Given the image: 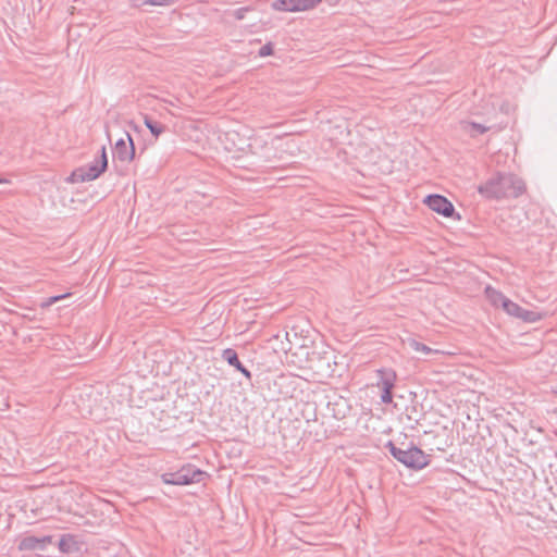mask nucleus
I'll list each match as a JSON object with an SVG mask.
<instances>
[{"instance_id":"1","label":"nucleus","mask_w":557,"mask_h":557,"mask_svg":"<svg viewBox=\"0 0 557 557\" xmlns=\"http://www.w3.org/2000/svg\"><path fill=\"white\" fill-rule=\"evenodd\" d=\"M524 190L525 184L520 177L506 173H497L478 187L481 195L491 199L517 198Z\"/></svg>"},{"instance_id":"2","label":"nucleus","mask_w":557,"mask_h":557,"mask_svg":"<svg viewBox=\"0 0 557 557\" xmlns=\"http://www.w3.org/2000/svg\"><path fill=\"white\" fill-rule=\"evenodd\" d=\"M391 455L405 465L412 469H422L429 463V456L417 446H409L406 449L397 447L393 442L386 444Z\"/></svg>"},{"instance_id":"3","label":"nucleus","mask_w":557,"mask_h":557,"mask_svg":"<svg viewBox=\"0 0 557 557\" xmlns=\"http://www.w3.org/2000/svg\"><path fill=\"white\" fill-rule=\"evenodd\" d=\"M108 166V159L106 153V147L102 146L100 156L94 160L92 163L84 166H79L74 170L69 177L71 183H85L98 178Z\"/></svg>"},{"instance_id":"4","label":"nucleus","mask_w":557,"mask_h":557,"mask_svg":"<svg viewBox=\"0 0 557 557\" xmlns=\"http://www.w3.org/2000/svg\"><path fill=\"white\" fill-rule=\"evenodd\" d=\"M205 472L195 466L187 465L176 472H168L161 475L162 482L171 485H188L202 480Z\"/></svg>"},{"instance_id":"5","label":"nucleus","mask_w":557,"mask_h":557,"mask_svg":"<svg viewBox=\"0 0 557 557\" xmlns=\"http://www.w3.org/2000/svg\"><path fill=\"white\" fill-rule=\"evenodd\" d=\"M321 0H275L273 9L283 12H299L314 8Z\"/></svg>"},{"instance_id":"6","label":"nucleus","mask_w":557,"mask_h":557,"mask_svg":"<svg viewBox=\"0 0 557 557\" xmlns=\"http://www.w3.org/2000/svg\"><path fill=\"white\" fill-rule=\"evenodd\" d=\"M125 138H120L113 148V157L121 162H131L135 157V147L133 139L128 133Z\"/></svg>"},{"instance_id":"7","label":"nucleus","mask_w":557,"mask_h":557,"mask_svg":"<svg viewBox=\"0 0 557 557\" xmlns=\"http://www.w3.org/2000/svg\"><path fill=\"white\" fill-rule=\"evenodd\" d=\"M424 203L428 205L431 210L444 215L445 218H450L455 213L453 203L444 196L437 194L429 195L425 198Z\"/></svg>"},{"instance_id":"8","label":"nucleus","mask_w":557,"mask_h":557,"mask_svg":"<svg viewBox=\"0 0 557 557\" xmlns=\"http://www.w3.org/2000/svg\"><path fill=\"white\" fill-rule=\"evenodd\" d=\"M503 310L507 314L521 319L524 322H536L542 319V315L539 312L525 310L510 299H507V301L504 302Z\"/></svg>"},{"instance_id":"9","label":"nucleus","mask_w":557,"mask_h":557,"mask_svg":"<svg viewBox=\"0 0 557 557\" xmlns=\"http://www.w3.org/2000/svg\"><path fill=\"white\" fill-rule=\"evenodd\" d=\"M52 543V536L46 535L42 537H37L34 535L23 537L18 543L20 550H34V552H42L47 548L49 544Z\"/></svg>"},{"instance_id":"10","label":"nucleus","mask_w":557,"mask_h":557,"mask_svg":"<svg viewBox=\"0 0 557 557\" xmlns=\"http://www.w3.org/2000/svg\"><path fill=\"white\" fill-rule=\"evenodd\" d=\"M222 358L225 361H227V363L230 366H232V367L236 368L238 371H240L247 379H251V373L239 361L237 352L234 349H232V348L224 349L222 352Z\"/></svg>"},{"instance_id":"11","label":"nucleus","mask_w":557,"mask_h":557,"mask_svg":"<svg viewBox=\"0 0 557 557\" xmlns=\"http://www.w3.org/2000/svg\"><path fill=\"white\" fill-rule=\"evenodd\" d=\"M379 376L377 386L381 388H394L397 379L393 369L382 368L376 371Z\"/></svg>"},{"instance_id":"12","label":"nucleus","mask_w":557,"mask_h":557,"mask_svg":"<svg viewBox=\"0 0 557 557\" xmlns=\"http://www.w3.org/2000/svg\"><path fill=\"white\" fill-rule=\"evenodd\" d=\"M485 295H486V298L488 299V301L494 306V307H504V302L507 301V297L500 293L499 290L491 287V286H487L485 288Z\"/></svg>"},{"instance_id":"13","label":"nucleus","mask_w":557,"mask_h":557,"mask_svg":"<svg viewBox=\"0 0 557 557\" xmlns=\"http://www.w3.org/2000/svg\"><path fill=\"white\" fill-rule=\"evenodd\" d=\"M58 546L60 552L64 554H70L77 550V542L72 534L62 535Z\"/></svg>"},{"instance_id":"14","label":"nucleus","mask_w":557,"mask_h":557,"mask_svg":"<svg viewBox=\"0 0 557 557\" xmlns=\"http://www.w3.org/2000/svg\"><path fill=\"white\" fill-rule=\"evenodd\" d=\"M461 128L471 136L484 134L488 129V127L474 122H461Z\"/></svg>"},{"instance_id":"15","label":"nucleus","mask_w":557,"mask_h":557,"mask_svg":"<svg viewBox=\"0 0 557 557\" xmlns=\"http://www.w3.org/2000/svg\"><path fill=\"white\" fill-rule=\"evenodd\" d=\"M134 5L140 8L145 5L169 7L177 2V0H133Z\"/></svg>"},{"instance_id":"16","label":"nucleus","mask_w":557,"mask_h":557,"mask_svg":"<svg viewBox=\"0 0 557 557\" xmlns=\"http://www.w3.org/2000/svg\"><path fill=\"white\" fill-rule=\"evenodd\" d=\"M144 122H145V125L151 132V134L156 137L161 135L165 129L164 125H162L161 123H159L157 121H153L152 119L148 117L147 115L145 116Z\"/></svg>"},{"instance_id":"17","label":"nucleus","mask_w":557,"mask_h":557,"mask_svg":"<svg viewBox=\"0 0 557 557\" xmlns=\"http://www.w3.org/2000/svg\"><path fill=\"white\" fill-rule=\"evenodd\" d=\"M409 345H410V347H411L414 351H417V352H422V354H424V355H429V354H431V352H434V351H435V350H433L431 347H429V346H426V345H424V344H422V343H420V342H417V341H414V339H413V341H411Z\"/></svg>"},{"instance_id":"18","label":"nucleus","mask_w":557,"mask_h":557,"mask_svg":"<svg viewBox=\"0 0 557 557\" xmlns=\"http://www.w3.org/2000/svg\"><path fill=\"white\" fill-rule=\"evenodd\" d=\"M71 295H72L71 293H65V294H62V295H57V296L49 297L45 301L41 302L40 307L41 308H48V307L52 306L53 304L70 297Z\"/></svg>"},{"instance_id":"19","label":"nucleus","mask_w":557,"mask_h":557,"mask_svg":"<svg viewBox=\"0 0 557 557\" xmlns=\"http://www.w3.org/2000/svg\"><path fill=\"white\" fill-rule=\"evenodd\" d=\"M392 389L393 388H382L381 401L383 404L392 403V400H393Z\"/></svg>"},{"instance_id":"20","label":"nucleus","mask_w":557,"mask_h":557,"mask_svg":"<svg viewBox=\"0 0 557 557\" xmlns=\"http://www.w3.org/2000/svg\"><path fill=\"white\" fill-rule=\"evenodd\" d=\"M272 53H273V48H272L271 44H267V45L262 46L259 50L260 57L271 55Z\"/></svg>"},{"instance_id":"21","label":"nucleus","mask_w":557,"mask_h":557,"mask_svg":"<svg viewBox=\"0 0 557 557\" xmlns=\"http://www.w3.org/2000/svg\"><path fill=\"white\" fill-rule=\"evenodd\" d=\"M244 11H246V10L245 9L237 10L236 13H235L236 17L239 18V20L243 18L244 17Z\"/></svg>"},{"instance_id":"22","label":"nucleus","mask_w":557,"mask_h":557,"mask_svg":"<svg viewBox=\"0 0 557 557\" xmlns=\"http://www.w3.org/2000/svg\"><path fill=\"white\" fill-rule=\"evenodd\" d=\"M554 393L557 395V387L554 389Z\"/></svg>"}]
</instances>
